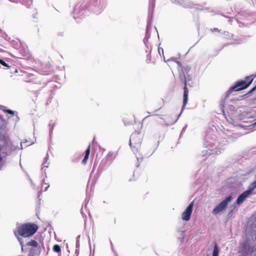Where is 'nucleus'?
I'll use <instances>...</instances> for the list:
<instances>
[{"instance_id": "nucleus-1", "label": "nucleus", "mask_w": 256, "mask_h": 256, "mask_svg": "<svg viewBox=\"0 0 256 256\" xmlns=\"http://www.w3.org/2000/svg\"><path fill=\"white\" fill-rule=\"evenodd\" d=\"M38 227L34 224H24L18 228L16 232L20 236L28 238L32 236L38 230Z\"/></svg>"}, {"instance_id": "nucleus-2", "label": "nucleus", "mask_w": 256, "mask_h": 256, "mask_svg": "<svg viewBox=\"0 0 256 256\" xmlns=\"http://www.w3.org/2000/svg\"><path fill=\"white\" fill-rule=\"evenodd\" d=\"M253 80L252 76H246L245 80L238 82L235 86L231 87L227 92V94L229 95L233 91H238L246 88L250 85Z\"/></svg>"}, {"instance_id": "nucleus-3", "label": "nucleus", "mask_w": 256, "mask_h": 256, "mask_svg": "<svg viewBox=\"0 0 256 256\" xmlns=\"http://www.w3.org/2000/svg\"><path fill=\"white\" fill-rule=\"evenodd\" d=\"M184 70L187 73V72L189 70L190 68L188 67L184 68L182 69V72H180V82L184 84V100H183V104L182 107V110L181 112L179 114L178 116L182 114L183 109L185 106L188 100V88H186V76L184 74Z\"/></svg>"}, {"instance_id": "nucleus-4", "label": "nucleus", "mask_w": 256, "mask_h": 256, "mask_svg": "<svg viewBox=\"0 0 256 256\" xmlns=\"http://www.w3.org/2000/svg\"><path fill=\"white\" fill-rule=\"evenodd\" d=\"M210 138V137L207 136L205 138V142L204 143V146L206 148H208V150H206V154H218L221 152L219 148H212L215 143V140H212V142H209L208 140Z\"/></svg>"}, {"instance_id": "nucleus-5", "label": "nucleus", "mask_w": 256, "mask_h": 256, "mask_svg": "<svg viewBox=\"0 0 256 256\" xmlns=\"http://www.w3.org/2000/svg\"><path fill=\"white\" fill-rule=\"evenodd\" d=\"M232 196H229L227 198H226L224 200L220 202L218 206H216L212 210V214H218L220 212L224 210L228 203L232 200Z\"/></svg>"}, {"instance_id": "nucleus-6", "label": "nucleus", "mask_w": 256, "mask_h": 256, "mask_svg": "<svg viewBox=\"0 0 256 256\" xmlns=\"http://www.w3.org/2000/svg\"><path fill=\"white\" fill-rule=\"evenodd\" d=\"M193 206L194 202H192L188 206L186 210L182 212V218L183 220L188 221L190 220V216L192 212Z\"/></svg>"}, {"instance_id": "nucleus-7", "label": "nucleus", "mask_w": 256, "mask_h": 256, "mask_svg": "<svg viewBox=\"0 0 256 256\" xmlns=\"http://www.w3.org/2000/svg\"><path fill=\"white\" fill-rule=\"evenodd\" d=\"M92 4L96 8V12H100L104 8L105 6V0H91Z\"/></svg>"}, {"instance_id": "nucleus-8", "label": "nucleus", "mask_w": 256, "mask_h": 256, "mask_svg": "<svg viewBox=\"0 0 256 256\" xmlns=\"http://www.w3.org/2000/svg\"><path fill=\"white\" fill-rule=\"evenodd\" d=\"M134 142V143L136 145H140L141 141L140 138V134L138 132H134L132 134L130 137V146L131 148H132V141Z\"/></svg>"}, {"instance_id": "nucleus-9", "label": "nucleus", "mask_w": 256, "mask_h": 256, "mask_svg": "<svg viewBox=\"0 0 256 256\" xmlns=\"http://www.w3.org/2000/svg\"><path fill=\"white\" fill-rule=\"evenodd\" d=\"M41 252V248H30L28 256H39Z\"/></svg>"}, {"instance_id": "nucleus-10", "label": "nucleus", "mask_w": 256, "mask_h": 256, "mask_svg": "<svg viewBox=\"0 0 256 256\" xmlns=\"http://www.w3.org/2000/svg\"><path fill=\"white\" fill-rule=\"evenodd\" d=\"M26 246H32V248H41L38 242L34 240H30V241L27 242Z\"/></svg>"}, {"instance_id": "nucleus-11", "label": "nucleus", "mask_w": 256, "mask_h": 256, "mask_svg": "<svg viewBox=\"0 0 256 256\" xmlns=\"http://www.w3.org/2000/svg\"><path fill=\"white\" fill-rule=\"evenodd\" d=\"M14 2H20L26 7H29L32 4V0H13Z\"/></svg>"}, {"instance_id": "nucleus-12", "label": "nucleus", "mask_w": 256, "mask_h": 256, "mask_svg": "<svg viewBox=\"0 0 256 256\" xmlns=\"http://www.w3.org/2000/svg\"><path fill=\"white\" fill-rule=\"evenodd\" d=\"M116 156V153L109 152L106 156V159L111 162Z\"/></svg>"}, {"instance_id": "nucleus-13", "label": "nucleus", "mask_w": 256, "mask_h": 256, "mask_svg": "<svg viewBox=\"0 0 256 256\" xmlns=\"http://www.w3.org/2000/svg\"><path fill=\"white\" fill-rule=\"evenodd\" d=\"M90 145H89L88 148H87V150L86 151L84 157L82 160V162L83 164H84L86 163L87 160L88 159V156L90 154Z\"/></svg>"}, {"instance_id": "nucleus-14", "label": "nucleus", "mask_w": 256, "mask_h": 256, "mask_svg": "<svg viewBox=\"0 0 256 256\" xmlns=\"http://www.w3.org/2000/svg\"><path fill=\"white\" fill-rule=\"evenodd\" d=\"M14 234L18 240L20 246L24 245L23 238L20 236L18 234V232L15 230L14 232Z\"/></svg>"}, {"instance_id": "nucleus-15", "label": "nucleus", "mask_w": 256, "mask_h": 256, "mask_svg": "<svg viewBox=\"0 0 256 256\" xmlns=\"http://www.w3.org/2000/svg\"><path fill=\"white\" fill-rule=\"evenodd\" d=\"M251 194H252L251 190L248 189V190L243 192L242 194H240V195L242 196V197L244 198V199L246 200V198H248V196L250 195Z\"/></svg>"}, {"instance_id": "nucleus-16", "label": "nucleus", "mask_w": 256, "mask_h": 256, "mask_svg": "<svg viewBox=\"0 0 256 256\" xmlns=\"http://www.w3.org/2000/svg\"><path fill=\"white\" fill-rule=\"evenodd\" d=\"M219 250L217 244H216L212 252V256H218Z\"/></svg>"}, {"instance_id": "nucleus-17", "label": "nucleus", "mask_w": 256, "mask_h": 256, "mask_svg": "<svg viewBox=\"0 0 256 256\" xmlns=\"http://www.w3.org/2000/svg\"><path fill=\"white\" fill-rule=\"evenodd\" d=\"M53 250L56 252H60L61 248L60 246L58 244H55L53 246Z\"/></svg>"}, {"instance_id": "nucleus-18", "label": "nucleus", "mask_w": 256, "mask_h": 256, "mask_svg": "<svg viewBox=\"0 0 256 256\" xmlns=\"http://www.w3.org/2000/svg\"><path fill=\"white\" fill-rule=\"evenodd\" d=\"M0 110H2L3 111H4V112H8V114H14V112L12 111V110H7V109H5L4 108V106H0Z\"/></svg>"}, {"instance_id": "nucleus-19", "label": "nucleus", "mask_w": 256, "mask_h": 256, "mask_svg": "<svg viewBox=\"0 0 256 256\" xmlns=\"http://www.w3.org/2000/svg\"><path fill=\"white\" fill-rule=\"evenodd\" d=\"M245 200V199L240 194L238 197V198L236 200V203L238 204H242L244 201Z\"/></svg>"}, {"instance_id": "nucleus-20", "label": "nucleus", "mask_w": 256, "mask_h": 256, "mask_svg": "<svg viewBox=\"0 0 256 256\" xmlns=\"http://www.w3.org/2000/svg\"><path fill=\"white\" fill-rule=\"evenodd\" d=\"M48 158V155L47 154L46 157L45 158V160L42 164V169H44V168H48V163L47 162Z\"/></svg>"}, {"instance_id": "nucleus-21", "label": "nucleus", "mask_w": 256, "mask_h": 256, "mask_svg": "<svg viewBox=\"0 0 256 256\" xmlns=\"http://www.w3.org/2000/svg\"><path fill=\"white\" fill-rule=\"evenodd\" d=\"M256 188V180L254 181L250 186L249 190H251V192H252Z\"/></svg>"}, {"instance_id": "nucleus-22", "label": "nucleus", "mask_w": 256, "mask_h": 256, "mask_svg": "<svg viewBox=\"0 0 256 256\" xmlns=\"http://www.w3.org/2000/svg\"><path fill=\"white\" fill-rule=\"evenodd\" d=\"M150 37V34L149 32L147 31L146 32V36L144 39V42L146 46V43L148 41V38Z\"/></svg>"}, {"instance_id": "nucleus-23", "label": "nucleus", "mask_w": 256, "mask_h": 256, "mask_svg": "<svg viewBox=\"0 0 256 256\" xmlns=\"http://www.w3.org/2000/svg\"><path fill=\"white\" fill-rule=\"evenodd\" d=\"M0 64H2V66H6V67H9L10 66L2 60L0 59Z\"/></svg>"}, {"instance_id": "nucleus-24", "label": "nucleus", "mask_w": 256, "mask_h": 256, "mask_svg": "<svg viewBox=\"0 0 256 256\" xmlns=\"http://www.w3.org/2000/svg\"><path fill=\"white\" fill-rule=\"evenodd\" d=\"M150 7L152 8V10H153L154 8V2H153L150 1Z\"/></svg>"}, {"instance_id": "nucleus-25", "label": "nucleus", "mask_w": 256, "mask_h": 256, "mask_svg": "<svg viewBox=\"0 0 256 256\" xmlns=\"http://www.w3.org/2000/svg\"><path fill=\"white\" fill-rule=\"evenodd\" d=\"M172 1L176 4H181L180 0H172Z\"/></svg>"}, {"instance_id": "nucleus-26", "label": "nucleus", "mask_w": 256, "mask_h": 256, "mask_svg": "<svg viewBox=\"0 0 256 256\" xmlns=\"http://www.w3.org/2000/svg\"><path fill=\"white\" fill-rule=\"evenodd\" d=\"M212 32H219L218 30L216 28H214V29H212Z\"/></svg>"}, {"instance_id": "nucleus-27", "label": "nucleus", "mask_w": 256, "mask_h": 256, "mask_svg": "<svg viewBox=\"0 0 256 256\" xmlns=\"http://www.w3.org/2000/svg\"><path fill=\"white\" fill-rule=\"evenodd\" d=\"M80 237V236H78V237H77V240H76V248L78 247V246L79 244H78V238H79Z\"/></svg>"}, {"instance_id": "nucleus-28", "label": "nucleus", "mask_w": 256, "mask_h": 256, "mask_svg": "<svg viewBox=\"0 0 256 256\" xmlns=\"http://www.w3.org/2000/svg\"><path fill=\"white\" fill-rule=\"evenodd\" d=\"M136 157L138 160H142V157H138L136 154Z\"/></svg>"}, {"instance_id": "nucleus-29", "label": "nucleus", "mask_w": 256, "mask_h": 256, "mask_svg": "<svg viewBox=\"0 0 256 256\" xmlns=\"http://www.w3.org/2000/svg\"><path fill=\"white\" fill-rule=\"evenodd\" d=\"M256 89V86H254V88H253L249 92H252L253 91H254Z\"/></svg>"}, {"instance_id": "nucleus-30", "label": "nucleus", "mask_w": 256, "mask_h": 256, "mask_svg": "<svg viewBox=\"0 0 256 256\" xmlns=\"http://www.w3.org/2000/svg\"><path fill=\"white\" fill-rule=\"evenodd\" d=\"M20 246H21L22 252H24V245Z\"/></svg>"}, {"instance_id": "nucleus-31", "label": "nucleus", "mask_w": 256, "mask_h": 256, "mask_svg": "<svg viewBox=\"0 0 256 256\" xmlns=\"http://www.w3.org/2000/svg\"><path fill=\"white\" fill-rule=\"evenodd\" d=\"M49 185L47 186L46 187H45L44 188V191H46L48 189V188H49Z\"/></svg>"}, {"instance_id": "nucleus-32", "label": "nucleus", "mask_w": 256, "mask_h": 256, "mask_svg": "<svg viewBox=\"0 0 256 256\" xmlns=\"http://www.w3.org/2000/svg\"><path fill=\"white\" fill-rule=\"evenodd\" d=\"M16 146H14V147L12 148V150H16Z\"/></svg>"}, {"instance_id": "nucleus-33", "label": "nucleus", "mask_w": 256, "mask_h": 256, "mask_svg": "<svg viewBox=\"0 0 256 256\" xmlns=\"http://www.w3.org/2000/svg\"><path fill=\"white\" fill-rule=\"evenodd\" d=\"M0 120H2V121H4L3 118H2V116L0 115Z\"/></svg>"}, {"instance_id": "nucleus-34", "label": "nucleus", "mask_w": 256, "mask_h": 256, "mask_svg": "<svg viewBox=\"0 0 256 256\" xmlns=\"http://www.w3.org/2000/svg\"><path fill=\"white\" fill-rule=\"evenodd\" d=\"M186 127H184L182 130V132H184L185 130Z\"/></svg>"}, {"instance_id": "nucleus-35", "label": "nucleus", "mask_w": 256, "mask_h": 256, "mask_svg": "<svg viewBox=\"0 0 256 256\" xmlns=\"http://www.w3.org/2000/svg\"><path fill=\"white\" fill-rule=\"evenodd\" d=\"M20 148L22 149V143L20 144Z\"/></svg>"}, {"instance_id": "nucleus-36", "label": "nucleus", "mask_w": 256, "mask_h": 256, "mask_svg": "<svg viewBox=\"0 0 256 256\" xmlns=\"http://www.w3.org/2000/svg\"><path fill=\"white\" fill-rule=\"evenodd\" d=\"M148 116H146L144 119L143 120H145Z\"/></svg>"}, {"instance_id": "nucleus-37", "label": "nucleus", "mask_w": 256, "mask_h": 256, "mask_svg": "<svg viewBox=\"0 0 256 256\" xmlns=\"http://www.w3.org/2000/svg\"><path fill=\"white\" fill-rule=\"evenodd\" d=\"M160 51H161L160 48H158V52H159V53H160Z\"/></svg>"}, {"instance_id": "nucleus-38", "label": "nucleus", "mask_w": 256, "mask_h": 256, "mask_svg": "<svg viewBox=\"0 0 256 256\" xmlns=\"http://www.w3.org/2000/svg\"><path fill=\"white\" fill-rule=\"evenodd\" d=\"M177 63L179 64L180 62H177Z\"/></svg>"}, {"instance_id": "nucleus-39", "label": "nucleus", "mask_w": 256, "mask_h": 256, "mask_svg": "<svg viewBox=\"0 0 256 256\" xmlns=\"http://www.w3.org/2000/svg\"><path fill=\"white\" fill-rule=\"evenodd\" d=\"M27 142V140H26L25 142H22L24 143V142Z\"/></svg>"}, {"instance_id": "nucleus-40", "label": "nucleus", "mask_w": 256, "mask_h": 256, "mask_svg": "<svg viewBox=\"0 0 256 256\" xmlns=\"http://www.w3.org/2000/svg\"><path fill=\"white\" fill-rule=\"evenodd\" d=\"M162 50V52H163V49L162 48H161Z\"/></svg>"}, {"instance_id": "nucleus-41", "label": "nucleus", "mask_w": 256, "mask_h": 256, "mask_svg": "<svg viewBox=\"0 0 256 256\" xmlns=\"http://www.w3.org/2000/svg\"><path fill=\"white\" fill-rule=\"evenodd\" d=\"M174 59V58H172V60H173Z\"/></svg>"}, {"instance_id": "nucleus-42", "label": "nucleus", "mask_w": 256, "mask_h": 256, "mask_svg": "<svg viewBox=\"0 0 256 256\" xmlns=\"http://www.w3.org/2000/svg\"><path fill=\"white\" fill-rule=\"evenodd\" d=\"M254 124L256 126V122H255Z\"/></svg>"}, {"instance_id": "nucleus-43", "label": "nucleus", "mask_w": 256, "mask_h": 256, "mask_svg": "<svg viewBox=\"0 0 256 256\" xmlns=\"http://www.w3.org/2000/svg\"><path fill=\"white\" fill-rule=\"evenodd\" d=\"M2 160V158H1V157L0 156V160Z\"/></svg>"}]
</instances>
